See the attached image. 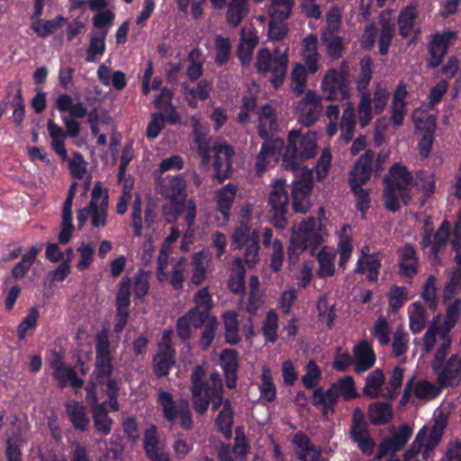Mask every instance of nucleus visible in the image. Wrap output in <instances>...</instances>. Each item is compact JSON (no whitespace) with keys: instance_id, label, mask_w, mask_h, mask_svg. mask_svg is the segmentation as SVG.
Returning <instances> with one entry per match:
<instances>
[{"instance_id":"obj_44","label":"nucleus","mask_w":461,"mask_h":461,"mask_svg":"<svg viewBox=\"0 0 461 461\" xmlns=\"http://www.w3.org/2000/svg\"><path fill=\"white\" fill-rule=\"evenodd\" d=\"M278 315L273 310L268 311L262 325V333L266 341L275 343L277 340Z\"/></svg>"},{"instance_id":"obj_29","label":"nucleus","mask_w":461,"mask_h":461,"mask_svg":"<svg viewBox=\"0 0 461 461\" xmlns=\"http://www.w3.org/2000/svg\"><path fill=\"white\" fill-rule=\"evenodd\" d=\"M322 45L326 48L327 54L333 59L341 58L345 50L343 39L340 36L333 35L330 29L323 32L321 36Z\"/></svg>"},{"instance_id":"obj_37","label":"nucleus","mask_w":461,"mask_h":461,"mask_svg":"<svg viewBox=\"0 0 461 461\" xmlns=\"http://www.w3.org/2000/svg\"><path fill=\"white\" fill-rule=\"evenodd\" d=\"M214 152V159L212 162L213 169L221 167H227V164H231V158L234 155V149L231 145L227 143H215L212 147Z\"/></svg>"},{"instance_id":"obj_51","label":"nucleus","mask_w":461,"mask_h":461,"mask_svg":"<svg viewBox=\"0 0 461 461\" xmlns=\"http://www.w3.org/2000/svg\"><path fill=\"white\" fill-rule=\"evenodd\" d=\"M93 417V425L96 435L101 437L108 436L112 431L113 420L108 413L91 412Z\"/></svg>"},{"instance_id":"obj_63","label":"nucleus","mask_w":461,"mask_h":461,"mask_svg":"<svg viewBox=\"0 0 461 461\" xmlns=\"http://www.w3.org/2000/svg\"><path fill=\"white\" fill-rule=\"evenodd\" d=\"M445 428V422L441 420H436L434 422L429 431H428V438L425 443V448L427 450H432L439 444L443 437Z\"/></svg>"},{"instance_id":"obj_53","label":"nucleus","mask_w":461,"mask_h":461,"mask_svg":"<svg viewBox=\"0 0 461 461\" xmlns=\"http://www.w3.org/2000/svg\"><path fill=\"white\" fill-rule=\"evenodd\" d=\"M301 113L299 122L305 127L312 126L319 120L323 111L322 105H300Z\"/></svg>"},{"instance_id":"obj_56","label":"nucleus","mask_w":461,"mask_h":461,"mask_svg":"<svg viewBox=\"0 0 461 461\" xmlns=\"http://www.w3.org/2000/svg\"><path fill=\"white\" fill-rule=\"evenodd\" d=\"M218 326L219 322L216 317L211 318V320L203 326V330L199 339V345L203 349H208L212 344Z\"/></svg>"},{"instance_id":"obj_26","label":"nucleus","mask_w":461,"mask_h":461,"mask_svg":"<svg viewBox=\"0 0 461 461\" xmlns=\"http://www.w3.org/2000/svg\"><path fill=\"white\" fill-rule=\"evenodd\" d=\"M246 270L242 260L236 258L232 264L231 272L228 279V286L233 294H242L245 291Z\"/></svg>"},{"instance_id":"obj_39","label":"nucleus","mask_w":461,"mask_h":461,"mask_svg":"<svg viewBox=\"0 0 461 461\" xmlns=\"http://www.w3.org/2000/svg\"><path fill=\"white\" fill-rule=\"evenodd\" d=\"M260 397L268 402H272L276 398V387L273 381L271 373L268 368L264 367L261 375V384H259Z\"/></svg>"},{"instance_id":"obj_50","label":"nucleus","mask_w":461,"mask_h":461,"mask_svg":"<svg viewBox=\"0 0 461 461\" xmlns=\"http://www.w3.org/2000/svg\"><path fill=\"white\" fill-rule=\"evenodd\" d=\"M108 194L105 191L100 206L90 207L91 224L95 228L103 227L106 223Z\"/></svg>"},{"instance_id":"obj_27","label":"nucleus","mask_w":461,"mask_h":461,"mask_svg":"<svg viewBox=\"0 0 461 461\" xmlns=\"http://www.w3.org/2000/svg\"><path fill=\"white\" fill-rule=\"evenodd\" d=\"M293 444L301 449V453L297 455L300 461H308L307 455L314 454V457H318L321 453V448L312 444L311 438L303 431L296 432L292 440Z\"/></svg>"},{"instance_id":"obj_36","label":"nucleus","mask_w":461,"mask_h":461,"mask_svg":"<svg viewBox=\"0 0 461 461\" xmlns=\"http://www.w3.org/2000/svg\"><path fill=\"white\" fill-rule=\"evenodd\" d=\"M215 56L214 63L218 67L225 66L231 56V44L228 37L217 35L215 37Z\"/></svg>"},{"instance_id":"obj_31","label":"nucleus","mask_w":461,"mask_h":461,"mask_svg":"<svg viewBox=\"0 0 461 461\" xmlns=\"http://www.w3.org/2000/svg\"><path fill=\"white\" fill-rule=\"evenodd\" d=\"M64 22L65 18L62 15H58L52 20L44 22L41 19L33 21L31 28L40 38L45 39L60 28Z\"/></svg>"},{"instance_id":"obj_9","label":"nucleus","mask_w":461,"mask_h":461,"mask_svg":"<svg viewBox=\"0 0 461 461\" xmlns=\"http://www.w3.org/2000/svg\"><path fill=\"white\" fill-rule=\"evenodd\" d=\"M258 136L265 140L260 151L257 155L255 169L258 176H261L268 167L274 166L278 159V149L284 144L281 139H269L268 130L265 122L258 126Z\"/></svg>"},{"instance_id":"obj_28","label":"nucleus","mask_w":461,"mask_h":461,"mask_svg":"<svg viewBox=\"0 0 461 461\" xmlns=\"http://www.w3.org/2000/svg\"><path fill=\"white\" fill-rule=\"evenodd\" d=\"M385 382V376L382 369L375 368L366 377L363 388V394L369 399L379 397V391Z\"/></svg>"},{"instance_id":"obj_61","label":"nucleus","mask_w":461,"mask_h":461,"mask_svg":"<svg viewBox=\"0 0 461 461\" xmlns=\"http://www.w3.org/2000/svg\"><path fill=\"white\" fill-rule=\"evenodd\" d=\"M244 260L249 267L255 266L258 261V250H259V236L254 235V238H250L248 242L244 243Z\"/></svg>"},{"instance_id":"obj_8","label":"nucleus","mask_w":461,"mask_h":461,"mask_svg":"<svg viewBox=\"0 0 461 461\" xmlns=\"http://www.w3.org/2000/svg\"><path fill=\"white\" fill-rule=\"evenodd\" d=\"M457 38L458 32L452 30L431 34L428 43L426 67L429 69L438 68L447 56L450 46L454 44Z\"/></svg>"},{"instance_id":"obj_11","label":"nucleus","mask_w":461,"mask_h":461,"mask_svg":"<svg viewBox=\"0 0 461 461\" xmlns=\"http://www.w3.org/2000/svg\"><path fill=\"white\" fill-rule=\"evenodd\" d=\"M323 98L328 101L343 100L348 97L346 77L336 68H330L321 81Z\"/></svg>"},{"instance_id":"obj_25","label":"nucleus","mask_w":461,"mask_h":461,"mask_svg":"<svg viewBox=\"0 0 461 461\" xmlns=\"http://www.w3.org/2000/svg\"><path fill=\"white\" fill-rule=\"evenodd\" d=\"M249 13V0H230L226 12V21L230 27L236 28Z\"/></svg>"},{"instance_id":"obj_49","label":"nucleus","mask_w":461,"mask_h":461,"mask_svg":"<svg viewBox=\"0 0 461 461\" xmlns=\"http://www.w3.org/2000/svg\"><path fill=\"white\" fill-rule=\"evenodd\" d=\"M352 193L357 197L356 207L362 213H366L370 207L369 191L363 188L364 185L357 184L353 179V183H348Z\"/></svg>"},{"instance_id":"obj_41","label":"nucleus","mask_w":461,"mask_h":461,"mask_svg":"<svg viewBox=\"0 0 461 461\" xmlns=\"http://www.w3.org/2000/svg\"><path fill=\"white\" fill-rule=\"evenodd\" d=\"M410 307L413 308L410 313V329L413 334H418L425 327L427 321L426 310L418 302L412 303Z\"/></svg>"},{"instance_id":"obj_19","label":"nucleus","mask_w":461,"mask_h":461,"mask_svg":"<svg viewBox=\"0 0 461 461\" xmlns=\"http://www.w3.org/2000/svg\"><path fill=\"white\" fill-rule=\"evenodd\" d=\"M159 439L158 437V428L151 424L144 431L143 448L147 457L150 461H168L169 455L159 451Z\"/></svg>"},{"instance_id":"obj_3","label":"nucleus","mask_w":461,"mask_h":461,"mask_svg":"<svg viewBox=\"0 0 461 461\" xmlns=\"http://www.w3.org/2000/svg\"><path fill=\"white\" fill-rule=\"evenodd\" d=\"M316 154L315 133L308 131L302 134L299 130H292L288 133L282 166L286 170L297 171L304 160L314 158Z\"/></svg>"},{"instance_id":"obj_33","label":"nucleus","mask_w":461,"mask_h":461,"mask_svg":"<svg viewBox=\"0 0 461 461\" xmlns=\"http://www.w3.org/2000/svg\"><path fill=\"white\" fill-rule=\"evenodd\" d=\"M372 65H373V60L369 56H365L360 59V62H359L360 71H359L358 77L356 81L357 89L359 95H362V93H365V92H369L367 90V87L372 79V75H373Z\"/></svg>"},{"instance_id":"obj_64","label":"nucleus","mask_w":461,"mask_h":461,"mask_svg":"<svg viewBox=\"0 0 461 461\" xmlns=\"http://www.w3.org/2000/svg\"><path fill=\"white\" fill-rule=\"evenodd\" d=\"M389 96L390 93L385 87L381 85L376 86L372 97L373 109L375 114H382L384 112Z\"/></svg>"},{"instance_id":"obj_21","label":"nucleus","mask_w":461,"mask_h":461,"mask_svg":"<svg viewBox=\"0 0 461 461\" xmlns=\"http://www.w3.org/2000/svg\"><path fill=\"white\" fill-rule=\"evenodd\" d=\"M237 191V185L232 183H228L221 187L216 193V210L222 215L224 221H228L230 220V210L232 208Z\"/></svg>"},{"instance_id":"obj_10","label":"nucleus","mask_w":461,"mask_h":461,"mask_svg":"<svg viewBox=\"0 0 461 461\" xmlns=\"http://www.w3.org/2000/svg\"><path fill=\"white\" fill-rule=\"evenodd\" d=\"M271 212H273V220L276 226L284 228L287 224L285 217L289 204L288 192L285 189V181L277 179L269 194L268 199Z\"/></svg>"},{"instance_id":"obj_38","label":"nucleus","mask_w":461,"mask_h":461,"mask_svg":"<svg viewBox=\"0 0 461 461\" xmlns=\"http://www.w3.org/2000/svg\"><path fill=\"white\" fill-rule=\"evenodd\" d=\"M331 387H333L334 390H338V393L342 395L344 401L358 397L355 379L351 375L339 378L337 382L331 384Z\"/></svg>"},{"instance_id":"obj_60","label":"nucleus","mask_w":461,"mask_h":461,"mask_svg":"<svg viewBox=\"0 0 461 461\" xmlns=\"http://www.w3.org/2000/svg\"><path fill=\"white\" fill-rule=\"evenodd\" d=\"M142 203L141 199L139 195H137L132 203L131 206V221L133 227V233L136 237H140L142 235L143 230V221H142Z\"/></svg>"},{"instance_id":"obj_55","label":"nucleus","mask_w":461,"mask_h":461,"mask_svg":"<svg viewBox=\"0 0 461 461\" xmlns=\"http://www.w3.org/2000/svg\"><path fill=\"white\" fill-rule=\"evenodd\" d=\"M39 310L32 307L26 316L23 319L17 328V337L19 340L25 339L27 331L36 327L39 319Z\"/></svg>"},{"instance_id":"obj_52","label":"nucleus","mask_w":461,"mask_h":461,"mask_svg":"<svg viewBox=\"0 0 461 461\" xmlns=\"http://www.w3.org/2000/svg\"><path fill=\"white\" fill-rule=\"evenodd\" d=\"M185 314L190 320L192 326L194 329L202 328L211 320V318L215 317L211 314V310L200 308V306L191 308Z\"/></svg>"},{"instance_id":"obj_12","label":"nucleus","mask_w":461,"mask_h":461,"mask_svg":"<svg viewBox=\"0 0 461 461\" xmlns=\"http://www.w3.org/2000/svg\"><path fill=\"white\" fill-rule=\"evenodd\" d=\"M313 181L312 174L307 177L296 180L292 187V206L294 212L306 213L310 209L309 195L312 190Z\"/></svg>"},{"instance_id":"obj_40","label":"nucleus","mask_w":461,"mask_h":461,"mask_svg":"<svg viewBox=\"0 0 461 461\" xmlns=\"http://www.w3.org/2000/svg\"><path fill=\"white\" fill-rule=\"evenodd\" d=\"M294 0H271L268 13L272 19L284 22L291 15Z\"/></svg>"},{"instance_id":"obj_35","label":"nucleus","mask_w":461,"mask_h":461,"mask_svg":"<svg viewBox=\"0 0 461 461\" xmlns=\"http://www.w3.org/2000/svg\"><path fill=\"white\" fill-rule=\"evenodd\" d=\"M258 42V41L257 37L246 38L241 36L236 50V56L240 59L241 67L246 68L250 64L253 56V50Z\"/></svg>"},{"instance_id":"obj_7","label":"nucleus","mask_w":461,"mask_h":461,"mask_svg":"<svg viewBox=\"0 0 461 461\" xmlns=\"http://www.w3.org/2000/svg\"><path fill=\"white\" fill-rule=\"evenodd\" d=\"M449 230V221L444 220L434 234L431 230H425L421 234L420 248L423 250L429 249V259L433 266L440 265L439 254L447 249Z\"/></svg>"},{"instance_id":"obj_1","label":"nucleus","mask_w":461,"mask_h":461,"mask_svg":"<svg viewBox=\"0 0 461 461\" xmlns=\"http://www.w3.org/2000/svg\"><path fill=\"white\" fill-rule=\"evenodd\" d=\"M190 392L193 408L200 415L204 414L212 403V411H216L223 403V384L218 371L211 373L209 380L205 377L203 366L194 367L190 377Z\"/></svg>"},{"instance_id":"obj_59","label":"nucleus","mask_w":461,"mask_h":461,"mask_svg":"<svg viewBox=\"0 0 461 461\" xmlns=\"http://www.w3.org/2000/svg\"><path fill=\"white\" fill-rule=\"evenodd\" d=\"M70 175L73 178L82 179L86 173L87 163L80 152H74V158L67 159Z\"/></svg>"},{"instance_id":"obj_62","label":"nucleus","mask_w":461,"mask_h":461,"mask_svg":"<svg viewBox=\"0 0 461 461\" xmlns=\"http://www.w3.org/2000/svg\"><path fill=\"white\" fill-rule=\"evenodd\" d=\"M168 187L172 191V194L169 195L172 203H175L176 201H184L186 196V185L182 176L177 175L172 177L168 182Z\"/></svg>"},{"instance_id":"obj_58","label":"nucleus","mask_w":461,"mask_h":461,"mask_svg":"<svg viewBox=\"0 0 461 461\" xmlns=\"http://www.w3.org/2000/svg\"><path fill=\"white\" fill-rule=\"evenodd\" d=\"M409 334L402 330H396L392 343V353L394 357H400L408 351Z\"/></svg>"},{"instance_id":"obj_17","label":"nucleus","mask_w":461,"mask_h":461,"mask_svg":"<svg viewBox=\"0 0 461 461\" xmlns=\"http://www.w3.org/2000/svg\"><path fill=\"white\" fill-rule=\"evenodd\" d=\"M381 267L382 258L380 253L370 254L362 251V256L358 258L354 272L358 275L367 272V280L375 283L378 280Z\"/></svg>"},{"instance_id":"obj_22","label":"nucleus","mask_w":461,"mask_h":461,"mask_svg":"<svg viewBox=\"0 0 461 461\" xmlns=\"http://www.w3.org/2000/svg\"><path fill=\"white\" fill-rule=\"evenodd\" d=\"M47 130L51 139V149L63 161L67 160L68 157L65 145L67 139L65 131L51 119L48 120Z\"/></svg>"},{"instance_id":"obj_48","label":"nucleus","mask_w":461,"mask_h":461,"mask_svg":"<svg viewBox=\"0 0 461 461\" xmlns=\"http://www.w3.org/2000/svg\"><path fill=\"white\" fill-rule=\"evenodd\" d=\"M254 235H258L257 230H251L250 226L241 221L232 233V243L238 249H243L244 243L248 242Z\"/></svg>"},{"instance_id":"obj_6","label":"nucleus","mask_w":461,"mask_h":461,"mask_svg":"<svg viewBox=\"0 0 461 461\" xmlns=\"http://www.w3.org/2000/svg\"><path fill=\"white\" fill-rule=\"evenodd\" d=\"M95 350V368L90 377L97 380L99 384L103 385L104 384V380L111 377L113 373V365L110 351V340L106 330H102L96 334Z\"/></svg>"},{"instance_id":"obj_14","label":"nucleus","mask_w":461,"mask_h":461,"mask_svg":"<svg viewBox=\"0 0 461 461\" xmlns=\"http://www.w3.org/2000/svg\"><path fill=\"white\" fill-rule=\"evenodd\" d=\"M220 366L223 371L226 385L229 389L237 387L239 353L233 348H224L219 356Z\"/></svg>"},{"instance_id":"obj_5","label":"nucleus","mask_w":461,"mask_h":461,"mask_svg":"<svg viewBox=\"0 0 461 461\" xmlns=\"http://www.w3.org/2000/svg\"><path fill=\"white\" fill-rule=\"evenodd\" d=\"M158 403L161 407L164 418L170 423H175L179 417V425L185 430L194 427L193 415L186 400H181L176 405L173 395L167 391L159 390L158 393Z\"/></svg>"},{"instance_id":"obj_45","label":"nucleus","mask_w":461,"mask_h":461,"mask_svg":"<svg viewBox=\"0 0 461 461\" xmlns=\"http://www.w3.org/2000/svg\"><path fill=\"white\" fill-rule=\"evenodd\" d=\"M231 450L236 458L240 461L245 460L249 453L250 446L241 427L235 429L234 444Z\"/></svg>"},{"instance_id":"obj_23","label":"nucleus","mask_w":461,"mask_h":461,"mask_svg":"<svg viewBox=\"0 0 461 461\" xmlns=\"http://www.w3.org/2000/svg\"><path fill=\"white\" fill-rule=\"evenodd\" d=\"M367 416L375 426L385 425L393 419V406L387 402H374L368 406Z\"/></svg>"},{"instance_id":"obj_30","label":"nucleus","mask_w":461,"mask_h":461,"mask_svg":"<svg viewBox=\"0 0 461 461\" xmlns=\"http://www.w3.org/2000/svg\"><path fill=\"white\" fill-rule=\"evenodd\" d=\"M348 229H350V226L344 224L339 233L338 249L339 254V267L341 268L346 267L353 251L352 237L347 233Z\"/></svg>"},{"instance_id":"obj_32","label":"nucleus","mask_w":461,"mask_h":461,"mask_svg":"<svg viewBox=\"0 0 461 461\" xmlns=\"http://www.w3.org/2000/svg\"><path fill=\"white\" fill-rule=\"evenodd\" d=\"M41 251V248L32 247L21 258V260L13 267L12 276L15 279L23 278L32 266L34 264L35 258Z\"/></svg>"},{"instance_id":"obj_57","label":"nucleus","mask_w":461,"mask_h":461,"mask_svg":"<svg viewBox=\"0 0 461 461\" xmlns=\"http://www.w3.org/2000/svg\"><path fill=\"white\" fill-rule=\"evenodd\" d=\"M371 334L377 339L381 346L390 342V326L383 316H380L375 322Z\"/></svg>"},{"instance_id":"obj_42","label":"nucleus","mask_w":461,"mask_h":461,"mask_svg":"<svg viewBox=\"0 0 461 461\" xmlns=\"http://www.w3.org/2000/svg\"><path fill=\"white\" fill-rule=\"evenodd\" d=\"M307 73L303 65L300 63L294 65L291 73L290 87L296 95H302L305 91Z\"/></svg>"},{"instance_id":"obj_13","label":"nucleus","mask_w":461,"mask_h":461,"mask_svg":"<svg viewBox=\"0 0 461 461\" xmlns=\"http://www.w3.org/2000/svg\"><path fill=\"white\" fill-rule=\"evenodd\" d=\"M418 5L417 4H410L403 7L398 15L399 34L402 39H407L414 33V36L410 40L409 45L415 43L418 35L420 32L419 27L415 28V22L418 18Z\"/></svg>"},{"instance_id":"obj_18","label":"nucleus","mask_w":461,"mask_h":461,"mask_svg":"<svg viewBox=\"0 0 461 461\" xmlns=\"http://www.w3.org/2000/svg\"><path fill=\"white\" fill-rule=\"evenodd\" d=\"M355 357L354 370L357 374H363L375 364L376 357L374 348L366 340H362L353 348Z\"/></svg>"},{"instance_id":"obj_43","label":"nucleus","mask_w":461,"mask_h":461,"mask_svg":"<svg viewBox=\"0 0 461 461\" xmlns=\"http://www.w3.org/2000/svg\"><path fill=\"white\" fill-rule=\"evenodd\" d=\"M107 32L104 31L100 36H92L89 46L86 50V61L88 63L95 62L97 56H103L105 51V38Z\"/></svg>"},{"instance_id":"obj_15","label":"nucleus","mask_w":461,"mask_h":461,"mask_svg":"<svg viewBox=\"0 0 461 461\" xmlns=\"http://www.w3.org/2000/svg\"><path fill=\"white\" fill-rule=\"evenodd\" d=\"M437 374L439 387L456 386L461 379V360H458V356L451 355Z\"/></svg>"},{"instance_id":"obj_24","label":"nucleus","mask_w":461,"mask_h":461,"mask_svg":"<svg viewBox=\"0 0 461 461\" xmlns=\"http://www.w3.org/2000/svg\"><path fill=\"white\" fill-rule=\"evenodd\" d=\"M176 354L162 350H158L153 356L151 367L158 378L165 377L169 374L172 367L176 365Z\"/></svg>"},{"instance_id":"obj_34","label":"nucleus","mask_w":461,"mask_h":461,"mask_svg":"<svg viewBox=\"0 0 461 461\" xmlns=\"http://www.w3.org/2000/svg\"><path fill=\"white\" fill-rule=\"evenodd\" d=\"M357 105L358 123L365 129L373 120L372 95L370 92L362 93Z\"/></svg>"},{"instance_id":"obj_54","label":"nucleus","mask_w":461,"mask_h":461,"mask_svg":"<svg viewBox=\"0 0 461 461\" xmlns=\"http://www.w3.org/2000/svg\"><path fill=\"white\" fill-rule=\"evenodd\" d=\"M461 290V268L456 267L451 274L449 280L447 282L444 293L443 301L451 300Z\"/></svg>"},{"instance_id":"obj_2","label":"nucleus","mask_w":461,"mask_h":461,"mask_svg":"<svg viewBox=\"0 0 461 461\" xmlns=\"http://www.w3.org/2000/svg\"><path fill=\"white\" fill-rule=\"evenodd\" d=\"M391 177L384 178V200L385 208L392 212L401 209L400 201L407 204L411 199L409 185L412 176L405 166L395 163L390 168Z\"/></svg>"},{"instance_id":"obj_20","label":"nucleus","mask_w":461,"mask_h":461,"mask_svg":"<svg viewBox=\"0 0 461 461\" xmlns=\"http://www.w3.org/2000/svg\"><path fill=\"white\" fill-rule=\"evenodd\" d=\"M67 415L76 430H89L90 420L86 415V407L78 401L69 400L65 403Z\"/></svg>"},{"instance_id":"obj_46","label":"nucleus","mask_w":461,"mask_h":461,"mask_svg":"<svg viewBox=\"0 0 461 461\" xmlns=\"http://www.w3.org/2000/svg\"><path fill=\"white\" fill-rule=\"evenodd\" d=\"M305 370V375L302 376V383L306 389H314L321 378V368L313 359H311L308 361Z\"/></svg>"},{"instance_id":"obj_16","label":"nucleus","mask_w":461,"mask_h":461,"mask_svg":"<svg viewBox=\"0 0 461 461\" xmlns=\"http://www.w3.org/2000/svg\"><path fill=\"white\" fill-rule=\"evenodd\" d=\"M374 158L375 152L371 149L361 155L349 171L348 183H353L354 179L357 184L365 185L371 177Z\"/></svg>"},{"instance_id":"obj_4","label":"nucleus","mask_w":461,"mask_h":461,"mask_svg":"<svg viewBox=\"0 0 461 461\" xmlns=\"http://www.w3.org/2000/svg\"><path fill=\"white\" fill-rule=\"evenodd\" d=\"M255 68L260 75L270 73L269 82L275 89H279L285 79L288 68L287 49L281 51L276 49L272 53L267 48L259 50L257 53Z\"/></svg>"},{"instance_id":"obj_47","label":"nucleus","mask_w":461,"mask_h":461,"mask_svg":"<svg viewBox=\"0 0 461 461\" xmlns=\"http://www.w3.org/2000/svg\"><path fill=\"white\" fill-rule=\"evenodd\" d=\"M394 25L388 21L383 22L381 24L380 35L378 39L379 53L386 55L392 44L394 35Z\"/></svg>"}]
</instances>
